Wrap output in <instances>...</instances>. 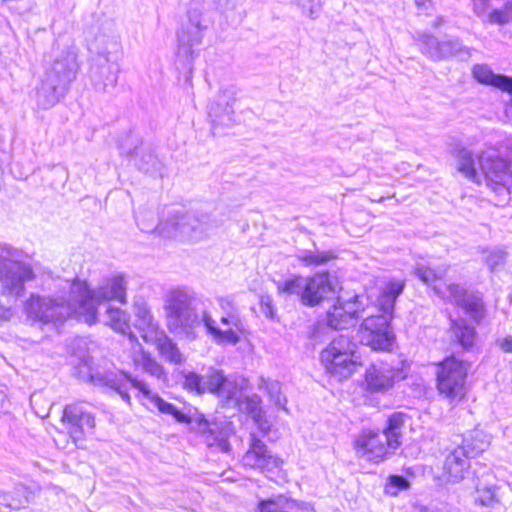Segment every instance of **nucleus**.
Masks as SVG:
<instances>
[{
    "instance_id": "nucleus-24",
    "label": "nucleus",
    "mask_w": 512,
    "mask_h": 512,
    "mask_svg": "<svg viewBox=\"0 0 512 512\" xmlns=\"http://www.w3.org/2000/svg\"><path fill=\"white\" fill-rule=\"evenodd\" d=\"M224 379L225 376L222 371L209 368L203 375H198L194 372L186 374L184 386L197 393L210 392L218 395Z\"/></svg>"
},
{
    "instance_id": "nucleus-55",
    "label": "nucleus",
    "mask_w": 512,
    "mask_h": 512,
    "mask_svg": "<svg viewBox=\"0 0 512 512\" xmlns=\"http://www.w3.org/2000/svg\"><path fill=\"white\" fill-rule=\"evenodd\" d=\"M5 311H3L1 308H0V321L3 320L5 318Z\"/></svg>"
},
{
    "instance_id": "nucleus-19",
    "label": "nucleus",
    "mask_w": 512,
    "mask_h": 512,
    "mask_svg": "<svg viewBox=\"0 0 512 512\" xmlns=\"http://www.w3.org/2000/svg\"><path fill=\"white\" fill-rule=\"evenodd\" d=\"M62 421L67 423L70 437L77 445L86 432L95 427V418L83 402L67 405L64 409Z\"/></svg>"
},
{
    "instance_id": "nucleus-38",
    "label": "nucleus",
    "mask_w": 512,
    "mask_h": 512,
    "mask_svg": "<svg viewBox=\"0 0 512 512\" xmlns=\"http://www.w3.org/2000/svg\"><path fill=\"white\" fill-rule=\"evenodd\" d=\"M484 23L495 24V25H506L512 23V4L511 1H507L503 7L494 9L490 12H486L481 17Z\"/></svg>"
},
{
    "instance_id": "nucleus-45",
    "label": "nucleus",
    "mask_w": 512,
    "mask_h": 512,
    "mask_svg": "<svg viewBox=\"0 0 512 512\" xmlns=\"http://www.w3.org/2000/svg\"><path fill=\"white\" fill-rule=\"evenodd\" d=\"M238 390L239 388L236 381H233L225 377L218 396L225 397L227 399H232L237 396Z\"/></svg>"
},
{
    "instance_id": "nucleus-49",
    "label": "nucleus",
    "mask_w": 512,
    "mask_h": 512,
    "mask_svg": "<svg viewBox=\"0 0 512 512\" xmlns=\"http://www.w3.org/2000/svg\"><path fill=\"white\" fill-rule=\"evenodd\" d=\"M144 158L146 159H143L141 161H137V159L135 158L134 161H135V164L139 167V169L145 171V172H149L150 171V168L151 166H154L157 162V159L155 156H153L152 154L150 153H145L143 155Z\"/></svg>"
},
{
    "instance_id": "nucleus-18",
    "label": "nucleus",
    "mask_w": 512,
    "mask_h": 512,
    "mask_svg": "<svg viewBox=\"0 0 512 512\" xmlns=\"http://www.w3.org/2000/svg\"><path fill=\"white\" fill-rule=\"evenodd\" d=\"M364 314L358 296L351 299H337L336 303L326 313V324L332 329H347L356 324Z\"/></svg>"
},
{
    "instance_id": "nucleus-57",
    "label": "nucleus",
    "mask_w": 512,
    "mask_h": 512,
    "mask_svg": "<svg viewBox=\"0 0 512 512\" xmlns=\"http://www.w3.org/2000/svg\"><path fill=\"white\" fill-rule=\"evenodd\" d=\"M510 108H512V99H511V103H510Z\"/></svg>"
},
{
    "instance_id": "nucleus-52",
    "label": "nucleus",
    "mask_w": 512,
    "mask_h": 512,
    "mask_svg": "<svg viewBox=\"0 0 512 512\" xmlns=\"http://www.w3.org/2000/svg\"><path fill=\"white\" fill-rule=\"evenodd\" d=\"M497 345L500 349L506 353L512 352V336H506L502 339L497 340Z\"/></svg>"
},
{
    "instance_id": "nucleus-39",
    "label": "nucleus",
    "mask_w": 512,
    "mask_h": 512,
    "mask_svg": "<svg viewBox=\"0 0 512 512\" xmlns=\"http://www.w3.org/2000/svg\"><path fill=\"white\" fill-rule=\"evenodd\" d=\"M333 258L331 251L302 250L297 254V259L307 266L322 265Z\"/></svg>"
},
{
    "instance_id": "nucleus-20",
    "label": "nucleus",
    "mask_w": 512,
    "mask_h": 512,
    "mask_svg": "<svg viewBox=\"0 0 512 512\" xmlns=\"http://www.w3.org/2000/svg\"><path fill=\"white\" fill-rule=\"evenodd\" d=\"M417 40L422 44V52L436 60L470 56V49L457 38L438 42L432 35L422 33Z\"/></svg>"
},
{
    "instance_id": "nucleus-37",
    "label": "nucleus",
    "mask_w": 512,
    "mask_h": 512,
    "mask_svg": "<svg viewBox=\"0 0 512 512\" xmlns=\"http://www.w3.org/2000/svg\"><path fill=\"white\" fill-rule=\"evenodd\" d=\"M260 390H265L269 399L277 407L286 410V398L281 393V385L276 380L260 378L258 383Z\"/></svg>"
},
{
    "instance_id": "nucleus-35",
    "label": "nucleus",
    "mask_w": 512,
    "mask_h": 512,
    "mask_svg": "<svg viewBox=\"0 0 512 512\" xmlns=\"http://www.w3.org/2000/svg\"><path fill=\"white\" fill-rule=\"evenodd\" d=\"M451 331L457 341L464 348L471 347L475 340V329L466 324L464 320H455L451 324Z\"/></svg>"
},
{
    "instance_id": "nucleus-16",
    "label": "nucleus",
    "mask_w": 512,
    "mask_h": 512,
    "mask_svg": "<svg viewBox=\"0 0 512 512\" xmlns=\"http://www.w3.org/2000/svg\"><path fill=\"white\" fill-rule=\"evenodd\" d=\"M407 369L403 363L396 366L380 362L370 365L365 373L367 389L371 392H385L396 382L406 378Z\"/></svg>"
},
{
    "instance_id": "nucleus-54",
    "label": "nucleus",
    "mask_w": 512,
    "mask_h": 512,
    "mask_svg": "<svg viewBox=\"0 0 512 512\" xmlns=\"http://www.w3.org/2000/svg\"><path fill=\"white\" fill-rule=\"evenodd\" d=\"M427 0H415L417 6H424Z\"/></svg>"
},
{
    "instance_id": "nucleus-3",
    "label": "nucleus",
    "mask_w": 512,
    "mask_h": 512,
    "mask_svg": "<svg viewBox=\"0 0 512 512\" xmlns=\"http://www.w3.org/2000/svg\"><path fill=\"white\" fill-rule=\"evenodd\" d=\"M167 329L181 337L195 339V329L202 321L197 312L196 293L187 286L169 288L163 296Z\"/></svg>"
},
{
    "instance_id": "nucleus-17",
    "label": "nucleus",
    "mask_w": 512,
    "mask_h": 512,
    "mask_svg": "<svg viewBox=\"0 0 512 512\" xmlns=\"http://www.w3.org/2000/svg\"><path fill=\"white\" fill-rule=\"evenodd\" d=\"M159 230L167 236L181 234L193 240H199L206 235L208 225L191 213L174 214L165 222L160 223Z\"/></svg>"
},
{
    "instance_id": "nucleus-7",
    "label": "nucleus",
    "mask_w": 512,
    "mask_h": 512,
    "mask_svg": "<svg viewBox=\"0 0 512 512\" xmlns=\"http://www.w3.org/2000/svg\"><path fill=\"white\" fill-rule=\"evenodd\" d=\"M35 279L34 267L22 259L19 251L0 249V282L3 295L18 299L25 292V283Z\"/></svg>"
},
{
    "instance_id": "nucleus-53",
    "label": "nucleus",
    "mask_w": 512,
    "mask_h": 512,
    "mask_svg": "<svg viewBox=\"0 0 512 512\" xmlns=\"http://www.w3.org/2000/svg\"><path fill=\"white\" fill-rule=\"evenodd\" d=\"M213 2L223 12L232 9L235 5V0H213Z\"/></svg>"
},
{
    "instance_id": "nucleus-42",
    "label": "nucleus",
    "mask_w": 512,
    "mask_h": 512,
    "mask_svg": "<svg viewBox=\"0 0 512 512\" xmlns=\"http://www.w3.org/2000/svg\"><path fill=\"white\" fill-rule=\"evenodd\" d=\"M484 261L490 271L503 267L507 260V251L501 247L486 248L482 250Z\"/></svg>"
},
{
    "instance_id": "nucleus-47",
    "label": "nucleus",
    "mask_w": 512,
    "mask_h": 512,
    "mask_svg": "<svg viewBox=\"0 0 512 512\" xmlns=\"http://www.w3.org/2000/svg\"><path fill=\"white\" fill-rule=\"evenodd\" d=\"M260 309H261V312L266 317L273 318V316H274L273 300L269 295H264L261 297Z\"/></svg>"
},
{
    "instance_id": "nucleus-28",
    "label": "nucleus",
    "mask_w": 512,
    "mask_h": 512,
    "mask_svg": "<svg viewBox=\"0 0 512 512\" xmlns=\"http://www.w3.org/2000/svg\"><path fill=\"white\" fill-rule=\"evenodd\" d=\"M130 345V358L135 369L142 370L158 379L165 378L163 367L148 352L144 351L137 343V339Z\"/></svg>"
},
{
    "instance_id": "nucleus-44",
    "label": "nucleus",
    "mask_w": 512,
    "mask_h": 512,
    "mask_svg": "<svg viewBox=\"0 0 512 512\" xmlns=\"http://www.w3.org/2000/svg\"><path fill=\"white\" fill-rule=\"evenodd\" d=\"M409 487V482L402 476H391L389 482L385 486V492L388 495L396 496L399 491L406 490Z\"/></svg>"
},
{
    "instance_id": "nucleus-14",
    "label": "nucleus",
    "mask_w": 512,
    "mask_h": 512,
    "mask_svg": "<svg viewBox=\"0 0 512 512\" xmlns=\"http://www.w3.org/2000/svg\"><path fill=\"white\" fill-rule=\"evenodd\" d=\"M207 334L218 345H236L241 341V335L245 332V327L239 313L223 314L220 317V323L226 326V329H220L211 314L204 311L201 316Z\"/></svg>"
},
{
    "instance_id": "nucleus-46",
    "label": "nucleus",
    "mask_w": 512,
    "mask_h": 512,
    "mask_svg": "<svg viewBox=\"0 0 512 512\" xmlns=\"http://www.w3.org/2000/svg\"><path fill=\"white\" fill-rule=\"evenodd\" d=\"M244 405L245 411L251 416V418L258 416L261 414V412H263L261 407V399L257 395H253L247 398Z\"/></svg>"
},
{
    "instance_id": "nucleus-36",
    "label": "nucleus",
    "mask_w": 512,
    "mask_h": 512,
    "mask_svg": "<svg viewBox=\"0 0 512 512\" xmlns=\"http://www.w3.org/2000/svg\"><path fill=\"white\" fill-rule=\"evenodd\" d=\"M305 278L300 275H294L282 281L277 282V292L279 295L291 296L297 295L302 302Z\"/></svg>"
},
{
    "instance_id": "nucleus-25",
    "label": "nucleus",
    "mask_w": 512,
    "mask_h": 512,
    "mask_svg": "<svg viewBox=\"0 0 512 512\" xmlns=\"http://www.w3.org/2000/svg\"><path fill=\"white\" fill-rule=\"evenodd\" d=\"M405 288V281L400 279H391L380 287L379 294L376 297L373 309L377 312L394 318L395 302Z\"/></svg>"
},
{
    "instance_id": "nucleus-43",
    "label": "nucleus",
    "mask_w": 512,
    "mask_h": 512,
    "mask_svg": "<svg viewBox=\"0 0 512 512\" xmlns=\"http://www.w3.org/2000/svg\"><path fill=\"white\" fill-rule=\"evenodd\" d=\"M293 2L301 9L303 14L312 19L318 17L321 9L320 0H293Z\"/></svg>"
},
{
    "instance_id": "nucleus-41",
    "label": "nucleus",
    "mask_w": 512,
    "mask_h": 512,
    "mask_svg": "<svg viewBox=\"0 0 512 512\" xmlns=\"http://www.w3.org/2000/svg\"><path fill=\"white\" fill-rule=\"evenodd\" d=\"M294 506V502L280 495L273 499L260 501L259 512H288Z\"/></svg>"
},
{
    "instance_id": "nucleus-9",
    "label": "nucleus",
    "mask_w": 512,
    "mask_h": 512,
    "mask_svg": "<svg viewBox=\"0 0 512 512\" xmlns=\"http://www.w3.org/2000/svg\"><path fill=\"white\" fill-rule=\"evenodd\" d=\"M356 348V343L345 335L334 338L321 352L325 371L338 380L350 377L360 366Z\"/></svg>"
},
{
    "instance_id": "nucleus-29",
    "label": "nucleus",
    "mask_w": 512,
    "mask_h": 512,
    "mask_svg": "<svg viewBox=\"0 0 512 512\" xmlns=\"http://www.w3.org/2000/svg\"><path fill=\"white\" fill-rule=\"evenodd\" d=\"M472 75L477 82L512 95V77L496 74L485 64H476L472 68Z\"/></svg>"
},
{
    "instance_id": "nucleus-51",
    "label": "nucleus",
    "mask_w": 512,
    "mask_h": 512,
    "mask_svg": "<svg viewBox=\"0 0 512 512\" xmlns=\"http://www.w3.org/2000/svg\"><path fill=\"white\" fill-rule=\"evenodd\" d=\"M473 11L478 17H483L490 6V0H472Z\"/></svg>"
},
{
    "instance_id": "nucleus-34",
    "label": "nucleus",
    "mask_w": 512,
    "mask_h": 512,
    "mask_svg": "<svg viewBox=\"0 0 512 512\" xmlns=\"http://www.w3.org/2000/svg\"><path fill=\"white\" fill-rule=\"evenodd\" d=\"M457 170L469 180L477 184L481 183V176L475 168L474 160L470 151L466 149L459 151L457 156Z\"/></svg>"
},
{
    "instance_id": "nucleus-48",
    "label": "nucleus",
    "mask_w": 512,
    "mask_h": 512,
    "mask_svg": "<svg viewBox=\"0 0 512 512\" xmlns=\"http://www.w3.org/2000/svg\"><path fill=\"white\" fill-rule=\"evenodd\" d=\"M252 420L254 421V423L257 425L258 429L263 434H268L270 432V430H271V423L266 418L264 411L261 412L260 415L255 416L254 418H252Z\"/></svg>"
},
{
    "instance_id": "nucleus-40",
    "label": "nucleus",
    "mask_w": 512,
    "mask_h": 512,
    "mask_svg": "<svg viewBox=\"0 0 512 512\" xmlns=\"http://www.w3.org/2000/svg\"><path fill=\"white\" fill-rule=\"evenodd\" d=\"M498 487L494 484L480 482L476 486V503L482 506H492L498 502Z\"/></svg>"
},
{
    "instance_id": "nucleus-26",
    "label": "nucleus",
    "mask_w": 512,
    "mask_h": 512,
    "mask_svg": "<svg viewBox=\"0 0 512 512\" xmlns=\"http://www.w3.org/2000/svg\"><path fill=\"white\" fill-rule=\"evenodd\" d=\"M235 98L230 92L224 91L217 95L209 108V116L212 118L213 131L216 133L219 126L230 127L234 122L233 104Z\"/></svg>"
},
{
    "instance_id": "nucleus-15",
    "label": "nucleus",
    "mask_w": 512,
    "mask_h": 512,
    "mask_svg": "<svg viewBox=\"0 0 512 512\" xmlns=\"http://www.w3.org/2000/svg\"><path fill=\"white\" fill-rule=\"evenodd\" d=\"M243 465L262 473H274L284 464L283 459L274 454L255 433L250 434L249 447L242 458Z\"/></svg>"
},
{
    "instance_id": "nucleus-56",
    "label": "nucleus",
    "mask_w": 512,
    "mask_h": 512,
    "mask_svg": "<svg viewBox=\"0 0 512 512\" xmlns=\"http://www.w3.org/2000/svg\"><path fill=\"white\" fill-rule=\"evenodd\" d=\"M242 383H243V388H244V387L246 386V380H245V379H243V380H242Z\"/></svg>"
},
{
    "instance_id": "nucleus-11",
    "label": "nucleus",
    "mask_w": 512,
    "mask_h": 512,
    "mask_svg": "<svg viewBox=\"0 0 512 512\" xmlns=\"http://www.w3.org/2000/svg\"><path fill=\"white\" fill-rule=\"evenodd\" d=\"M478 164L486 185L495 192L512 186V151L504 156L488 149L479 155Z\"/></svg>"
},
{
    "instance_id": "nucleus-21",
    "label": "nucleus",
    "mask_w": 512,
    "mask_h": 512,
    "mask_svg": "<svg viewBox=\"0 0 512 512\" xmlns=\"http://www.w3.org/2000/svg\"><path fill=\"white\" fill-rule=\"evenodd\" d=\"M206 26L203 24L202 13L196 8H191L187 13V21L184 22L178 33L177 41L180 49L186 54L192 52V48L202 43Z\"/></svg>"
},
{
    "instance_id": "nucleus-12",
    "label": "nucleus",
    "mask_w": 512,
    "mask_h": 512,
    "mask_svg": "<svg viewBox=\"0 0 512 512\" xmlns=\"http://www.w3.org/2000/svg\"><path fill=\"white\" fill-rule=\"evenodd\" d=\"M392 317L382 313L367 315L359 328L362 344L373 350L388 351L394 342V333L390 327Z\"/></svg>"
},
{
    "instance_id": "nucleus-2",
    "label": "nucleus",
    "mask_w": 512,
    "mask_h": 512,
    "mask_svg": "<svg viewBox=\"0 0 512 512\" xmlns=\"http://www.w3.org/2000/svg\"><path fill=\"white\" fill-rule=\"evenodd\" d=\"M127 280L124 274L116 273L108 277L95 290H90L85 281L76 280L71 284V296L79 303L80 320L92 325L98 321L99 308L108 301L126 303Z\"/></svg>"
},
{
    "instance_id": "nucleus-30",
    "label": "nucleus",
    "mask_w": 512,
    "mask_h": 512,
    "mask_svg": "<svg viewBox=\"0 0 512 512\" xmlns=\"http://www.w3.org/2000/svg\"><path fill=\"white\" fill-rule=\"evenodd\" d=\"M105 313L102 315V322L110 326L113 330L128 335V340L133 343L136 337L131 333L129 314L120 309L111 306L110 304H104Z\"/></svg>"
},
{
    "instance_id": "nucleus-27",
    "label": "nucleus",
    "mask_w": 512,
    "mask_h": 512,
    "mask_svg": "<svg viewBox=\"0 0 512 512\" xmlns=\"http://www.w3.org/2000/svg\"><path fill=\"white\" fill-rule=\"evenodd\" d=\"M133 312L135 316V327L141 332V337L146 343L155 338L158 333L163 330L160 329L158 322L155 321L151 309L143 300H137L133 305Z\"/></svg>"
},
{
    "instance_id": "nucleus-10",
    "label": "nucleus",
    "mask_w": 512,
    "mask_h": 512,
    "mask_svg": "<svg viewBox=\"0 0 512 512\" xmlns=\"http://www.w3.org/2000/svg\"><path fill=\"white\" fill-rule=\"evenodd\" d=\"M468 370L469 364L454 356L440 362L436 373V386L440 395L451 401L464 398Z\"/></svg>"
},
{
    "instance_id": "nucleus-23",
    "label": "nucleus",
    "mask_w": 512,
    "mask_h": 512,
    "mask_svg": "<svg viewBox=\"0 0 512 512\" xmlns=\"http://www.w3.org/2000/svg\"><path fill=\"white\" fill-rule=\"evenodd\" d=\"M332 292L334 287L329 274L317 273L305 278L302 304L316 306Z\"/></svg>"
},
{
    "instance_id": "nucleus-6",
    "label": "nucleus",
    "mask_w": 512,
    "mask_h": 512,
    "mask_svg": "<svg viewBox=\"0 0 512 512\" xmlns=\"http://www.w3.org/2000/svg\"><path fill=\"white\" fill-rule=\"evenodd\" d=\"M76 60V53L67 50L53 61L36 91L40 107L48 109L60 101L76 73Z\"/></svg>"
},
{
    "instance_id": "nucleus-4",
    "label": "nucleus",
    "mask_w": 512,
    "mask_h": 512,
    "mask_svg": "<svg viewBox=\"0 0 512 512\" xmlns=\"http://www.w3.org/2000/svg\"><path fill=\"white\" fill-rule=\"evenodd\" d=\"M448 268V266L443 265L433 269L424 263H417L413 273L424 284L431 286L439 297L462 307L473 319L478 320L482 317L483 312L480 299L469 294L461 285L444 283L443 278L447 274Z\"/></svg>"
},
{
    "instance_id": "nucleus-31",
    "label": "nucleus",
    "mask_w": 512,
    "mask_h": 512,
    "mask_svg": "<svg viewBox=\"0 0 512 512\" xmlns=\"http://www.w3.org/2000/svg\"><path fill=\"white\" fill-rule=\"evenodd\" d=\"M149 343L156 345L158 352L166 361L175 365L184 363L185 356L164 331L158 333Z\"/></svg>"
},
{
    "instance_id": "nucleus-8",
    "label": "nucleus",
    "mask_w": 512,
    "mask_h": 512,
    "mask_svg": "<svg viewBox=\"0 0 512 512\" xmlns=\"http://www.w3.org/2000/svg\"><path fill=\"white\" fill-rule=\"evenodd\" d=\"M24 310L28 318L42 324H56L70 316L80 320L79 303L71 296V291L67 301L32 294L26 300Z\"/></svg>"
},
{
    "instance_id": "nucleus-13",
    "label": "nucleus",
    "mask_w": 512,
    "mask_h": 512,
    "mask_svg": "<svg viewBox=\"0 0 512 512\" xmlns=\"http://www.w3.org/2000/svg\"><path fill=\"white\" fill-rule=\"evenodd\" d=\"M124 374L127 373L122 372L120 376H117L112 372H102L94 366L92 358L80 360L76 367V375L79 379L85 382H91L94 385L109 387L116 391L125 403L131 406V397L127 389V383H129V381L125 379Z\"/></svg>"
},
{
    "instance_id": "nucleus-5",
    "label": "nucleus",
    "mask_w": 512,
    "mask_h": 512,
    "mask_svg": "<svg viewBox=\"0 0 512 512\" xmlns=\"http://www.w3.org/2000/svg\"><path fill=\"white\" fill-rule=\"evenodd\" d=\"M125 379L129 381L132 387L137 389L150 403L157 408V410L164 414L171 416L179 423L188 424L192 430H196L202 434H210L214 441H218L222 449H226L228 444L226 438L228 431L217 432V424H210L203 415L197 413L191 414L190 409L179 408L174 404L162 399L158 394L153 393L143 381L133 378L130 374H124Z\"/></svg>"
},
{
    "instance_id": "nucleus-22",
    "label": "nucleus",
    "mask_w": 512,
    "mask_h": 512,
    "mask_svg": "<svg viewBox=\"0 0 512 512\" xmlns=\"http://www.w3.org/2000/svg\"><path fill=\"white\" fill-rule=\"evenodd\" d=\"M470 457L465 446H457L445 457L442 477L448 483H459L470 469Z\"/></svg>"
},
{
    "instance_id": "nucleus-50",
    "label": "nucleus",
    "mask_w": 512,
    "mask_h": 512,
    "mask_svg": "<svg viewBox=\"0 0 512 512\" xmlns=\"http://www.w3.org/2000/svg\"><path fill=\"white\" fill-rule=\"evenodd\" d=\"M218 304L223 314L239 313L231 299L226 297L218 298Z\"/></svg>"
},
{
    "instance_id": "nucleus-33",
    "label": "nucleus",
    "mask_w": 512,
    "mask_h": 512,
    "mask_svg": "<svg viewBox=\"0 0 512 512\" xmlns=\"http://www.w3.org/2000/svg\"><path fill=\"white\" fill-rule=\"evenodd\" d=\"M28 503L25 496V489L18 487L10 492L0 491V512H10L18 510Z\"/></svg>"
},
{
    "instance_id": "nucleus-32",
    "label": "nucleus",
    "mask_w": 512,
    "mask_h": 512,
    "mask_svg": "<svg viewBox=\"0 0 512 512\" xmlns=\"http://www.w3.org/2000/svg\"><path fill=\"white\" fill-rule=\"evenodd\" d=\"M491 436L484 431L475 430L466 437L460 446H465L468 456L475 457L484 452L490 445Z\"/></svg>"
},
{
    "instance_id": "nucleus-1",
    "label": "nucleus",
    "mask_w": 512,
    "mask_h": 512,
    "mask_svg": "<svg viewBox=\"0 0 512 512\" xmlns=\"http://www.w3.org/2000/svg\"><path fill=\"white\" fill-rule=\"evenodd\" d=\"M406 415L395 412L382 431L363 429L354 439L356 455L366 461L380 463L395 455L402 445Z\"/></svg>"
}]
</instances>
